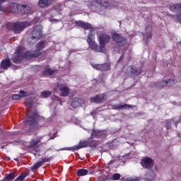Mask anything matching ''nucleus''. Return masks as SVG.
<instances>
[{
	"mask_svg": "<svg viewBox=\"0 0 181 181\" xmlns=\"http://www.w3.org/2000/svg\"><path fill=\"white\" fill-rule=\"evenodd\" d=\"M1 69L6 70L8 67H11V61L9 59H4L1 61Z\"/></svg>",
	"mask_w": 181,
	"mask_h": 181,
	"instance_id": "nucleus-24",
	"label": "nucleus"
},
{
	"mask_svg": "<svg viewBox=\"0 0 181 181\" xmlns=\"http://www.w3.org/2000/svg\"><path fill=\"white\" fill-rule=\"evenodd\" d=\"M106 99H107V95L100 94V95H97L95 97L90 98V103H95L96 104H100V103H103V101H105Z\"/></svg>",
	"mask_w": 181,
	"mask_h": 181,
	"instance_id": "nucleus-15",
	"label": "nucleus"
},
{
	"mask_svg": "<svg viewBox=\"0 0 181 181\" xmlns=\"http://www.w3.org/2000/svg\"><path fill=\"white\" fill-rule=\"evenodd\" d=\"M28 104H29V107H32V104H33L32 102H29Z\"/></svg>",
	"mask_w": 181,
	"mask_h": 181,
	"instance_id": "nucleus-48",
	"label": "nucleus"
},
{
	"mask_svg": "<svg viewBox=\"0 0 181 181\" xmlns=\"http://www.w3.org/2000/svg\"><path fill=\"white\" fill-rule=\"evenodd\" d=\"M28 93L25 92V90H21L19 94H13L12 95L13 100H21V98H23V97H27Z\"/></svg>",
	"mask_w": 181,
	"mask_h": 181,
	"instance_id": "nucleus-19",
	"label": "nucleus"
},
{
	"mask_svg": "<svg viewBox=\"0 0 181 181\" xmlns=\"http://www.w3.org/2000/svg\"><path fill=\"white\" fill-rule=\"evenodd\" d=\"M11 134H12V135H14V134H15V133H11Z\"/></svg>",
	"mask_w": 181,
	"mask_h": 181,
	"instance_id": "nucleus-51",
	"label": "nucleus"
},
{
	"mask_svg": "<svg viewBox=\"0 0 181 181\" xmlns=\"http://www.w3.org/2000/svg\"><path fill=\"white\" fill-rule=\"evenodd\" d=\"M129 108H132L131 105H116L113 106V110H129Z\"/></svg>",
	"mask_w": 181,
	"mask_h": 181,
	"instance_id": "nucleus-21",
	"label": "nucleus"
},
{
	"mask_svg": "<svg viewBox=\"0 0 181 181\" xmlns=\"http://www.w3.org/2000/svg\"><path fill=\"white\" fill-rule=\"evenodd\" d=\"M88 6L93 12L98 13L101 12V11L105 8H108L109 9H111L113 6L117 8L115 1L112 0H94L93 4L92 6L88 4Z\"/></svg>",
	"mask_w": 181,
	"mask_h": 181,
	"instance_id": "nucleus-2",
	"label": "nucleus"
},
{
	"mask_svg": "<svg viewBox=\"0 0 181 181\" xmlns=\"http://www.w3.org/2000/svg\"><path fill=\"white\" fill-rule=\"evenodd\" d=\"M56 134H57V133H54V135H56Z\"/></svg>",
	"mask_w": 181,
	"mask_h": 181,
	"instance_id": "nucleus-54",
	"label": "nucleus"
},
{
	"mask_svg": "<svg viewBox=\"0 0 181 181\" xmlns=\"http://www.w3.org/2000/svg\"><path fill=\"white\" fill-rule=\"evenodd\" d=\"M112 39L114 40V42L117 43L119 49H125V46L127 45V40L124 38V37L117 33H114L112 35Z\"/></svg>",
	"mask_w": 181,
	"mask_h": 181,
	"instance_id": "nucleus-6",
	"label": "nucleus"
},
{
	"mask_svg": "<svg viewBox=\"0 0 181 181\" xmlns=\"http://www.w3.org/2000/svg\"><path fill=\"white\" fill-rule=\"evenodd\" d=\"M83 104H84V100L80 98H75L72 100L71 107H73V108H77V107H80V105Z\"/></svg>",
	"mask_w": 181,
	"mask_h": 181,
	"instance_id": "nucleus-18",
	"label": "nucleus"
},
{
	"mask_svg": "<svg viewBox=\"0 0 181 181\" xmlns=\"http://www.w3.org/2000/svg\"><path fill=\"white\" fill-rule=\"evenodd\" d=\"M55 71H56L49 68V66H46L42 71V76H52V74H54Z\"/></svg>",
	"mask_w": 181,
	"mask_h": 181,
	"instance_id": "nucleus-25",
	"label": "nucleus"
},
{
	"mask_svg": "<svg viewBox=\"0 0 181 181\" xmlns=\"http://www.w3.org/2000/svg\"><path fill=\"white\" fill-rule=\"evenodd\" d=\"M43 165V161L42 160L40 161L37 162L33 167V170H36V169H38V168H40Z\"/></svg>",
	"mask_w": 181,
	"mask_h": 181,
	"instance_id": "nucleus-30",
	"label": "nucleus"
},
{
	"mask_svg": "<svg viewBox=\"0 0 181 181\" xmlns=\"http://www.w3.org/2000/svg\"><path fill=\"white\" fill-rule=\"evenodd\" d=\"M54 158V156H52L47 158H42L41 160L42 161V163H46L47 162H50V160H52V159H53Z\"/></svg>",
	"mask_w": 181,
	"mask_h": 181,
	"instance_id": "nucleus-33",
	"label": "nucleus"
},
{
	"mask_svg": "<svg viewBox=\"0 0 181 181\" xmlns=\"http://www.w3.org/2000/svg\"><path fill=\"white\" fill-rule=\"evenodd\" d=\"M141 164L145 169H151L153 166V160L149 157H146L141 160Z\"/></svg>",
	"mask_w": 181,
	"mask_h": 181,
	"instance_id": "nucleus-13",
	"label": "nucleus"
},
{
	"mask_svg": "<svg viewBox=\"0 0 181 181\" xmlns=\"http://www.w3.org/2000/svg\"><path fill=\"white\" fill-rule=\"evenodd\" d=\"M54 98V100L55 101H58V103H59L60 105H62V100H60V98L55 96Z\"/></svg>",
	"mask_w": 181,
	"mask_h": 181,
	"instance_id": "nucleus-40",
	"label": "nucleus"
},
{
	"mask_svg": "<svg viewBox=\"0 0 181 181\" xmlns=\"http://www.w3.org/2000/svg\"><path fill=\"white\" fill-rule=\"evenodd\" d=\"M75 25L79 28H83L85 30H91L93 29L91 24L83 22L82 21H75Z\"/></svg>",
	"mask_w": 181,
	"mask_h": 181,
	"instance_id": "nucleus-17",
	"label": "nucleus"
},
{
	"mask_svg": "<svg viewBox=\"0 0 181 181\" xmlns=\"http://www.w3.org/2000/svg\"><path fill=\"white\" fill-rule=\"evenodd\" d=\"M13 30L14 32H19V30H23L25 28L29 26V23L22 22V23H14L11 25Z\"/></svg>",
	"mask_w": 181,
	"mask_h": 181,
	"instance_id": "nucleus-9",
	"label": "nucleus"
},
{
	"mask_svg": "<svg viewBox=\"0 0 181 181\" xmlns=\"http://www.w3.org/2000/svg\"><path fill=\"white\" fill-rule=\"evenodd\" d=\"M40 116L36 112H33L31 115L27 117L24 122L25 125H29L31 131L37 129V122H39Z\"/></svg>",
	"mask_w": 181,
	"mask_h": 181,
	"instance_id": "nucleus-4",
	"label": "nucleus"
},
{
	"mask_svg": "<svg viewBox=\"0 0 181 181\" xmlns=\"http://www.w3.org/2000/svg\"><path fill=\"white\" fill-rule=\"evenodd\" d=\"M45 46H46V41L39 42L36 45L37 51H34L33 52L31 51L25 52V48H23V47H18L16 50L14 56L12 57V60L13 63L18 64L21 63L22 59H33L39 57V56L42 54L40 50L45 49Z\"/></svg>",
	"mask_w": 181,
	"mask_h": 181,
	"instance_id": "nucleus-1",
	"label": "nucleus"
},
{
	"mask_svg": "<svg viewBox=\"0 0 181 181\" xmlns=\"http://www.w3.org/2000/svg\"><path fill=\"white\" fill-rule=\"evenodd\" d=\"M152 39V33L148 32L146 33V40H151Z\"/></svg>",
	"mask_w": 181,
	"mask_h": 181,
	"instance_id": "nucleus-36",
	"label": "nucleus"
},
{
	"mask_svg": "<svg viewBox=\"0 0 181 181\" xmlns=\"http://www.w3.org/2000/svg\"><path fill=\"white\" fill-rule=\"evenodd\" d=\"M91 66L95 70H99V71H105L107 70H110L111 69V66H110L109 64H91Z\"/></svg>",
	"mask_w": 181,
	"mask_h": 181,
	"instance_id": "nucleus-14",
	"label": "nucleus"
},
{
	"mask_svg": "<svg viewBox=\"0 0 181 181\" xmlns=\"http://www.w3.org/2000/svg\"><path fill=\"white\" fill-rule=\"evenodd\" d=\"M90 115L93 116V118H95V114H94V112H91Z\"/></svg>",
	"mask_w": 181,
	"mask_h": 181,
	"instance_id": "nucleus-45",
	"label": "nucleus"
},
{
	"mask_svg": "<svg viewBox=\"0 0 181 181\" xmlns=\"http://www.w3.org/2000/svg\"><path fill=\"white\" fill-rule=\"evenodd\" d=\"M52 95V92L49 90H44L41 92V98H47Z\"/></svg>",
	"mask_w": 181,
	"mask_h": 181,
	"instance_id": "nucleus-29",
	"label": "nucleus"
},
{
	"mask_svg": "<svg viewBox=\"0 0 181 181\" xmlns=\"http://www.w3.org/2000/svg\"><path fill=\"white\" fill-rule=\"evenodd\" d=\"M5 1H6V0H0V4H4V2H5Z\"/></svg>",
	"mask_w": 181,
	"mask_h": 181,
	"instance_id": "nucleus-46",
	"label": "nucleus"
},
{
	"mask_svg": "<svg viewBox=\"0 0 181 181\" xmlns=\"http://www.w3.org/2000/svg\"><path fill=\"white\" fill-rule=\"evenodd\" d=\"M63 9V5L62 4H59L58 7H55L56 11H62Z\"/></svg>",
	"mask_w": 181,
	"mask_h": 181,
	"instance_id": "nucleus-39",
	"label": "nucleus"
},
{
	"mask_svg": "<svg viewBox=\"0 0 181 181\" xmlns=\"http://www.w3.org/2000/svg\"><path fill=\"white\" fill-rule=\"evenodd\" d=\"M110 180H111V177H110V175H106L102 179V181H110Z\"/></svg>",
	"mask_w": 181,
	"mask_h": 181,
	"instance_id": "nucleus-37",
	"label": "nucleus"
},
{
	"mask_svg": "<svg viewBox=\"0 0 181 181\" xmlns=\"http://www.w3.org/2000/svg\"><path fill=\"white\" fill-rule=\"evenodd\" d=\"M144 179H145V180H148V181L155 180V173L153 171L151 170L149 173L146 174L144 176Z\"/></svg>",
	"mask_w": 181,
	"mask_h": 181,
	"instance_id": "nucleus-23",
	"label": "nucleus"
},
{
	"mask_svg": "<svg viewBox=\"0 0 181 181\" xmlns=\"http://www.w3.org/2000/svg\"><path fill=\"white\" fill-rule=\"evenodd\" d=\"M38 6L40 8H46V6H49V0H39Z\"/></svg>",
	"mask_w": 181,
	"mask_h": 181,
	"instance_id": "nucleus-26",
	"label": "nucleus"
},
{
	"mask_svg": "<svg viewBox=\"0 0 181 181\" xmlns=\"http://www.w3.org/2000/svg\"><path fill=\"white\" fill-rule=\"evenodd\" d=\"M114 162H115V160H111L108 163L107 165H112L114 163Z\"/></svg>",
	"mask_w": 181,
	"mask_h": 181,
	"instance_id": "nucleus-44",
	"label": "nucleus"
},
{
	"mask_svg": "<svg viewBox=\"0 0 181 181\" xmlns=\"http://www.w3.org/2000/svg\"><path fill=\"white\" fill-rule=\"evenodd\" d=\"M10 159H11V158H8L7 160H9Z\"/></svg>",
	"mask_w": 181,
	"mask_h": 181,
	"instance_id": "nucleus-52",
	"label": "nucleus"
},
{
	"mask_svg": "<svg viewBox=\"0 0 181 181\" xmlns=\"http://www.w3.org/2000/svg\"><path fill=\"white\" fill-rule=\"evenodd\" d=\"M40 141H42V137L33 139L30 141V144L28 146L29 152L33 153L35 158H37V156H40V154L39 153V148H37V144H40Z\"/></svg>",
	"mask_w": 181,
	"mask_h": 181,
	"instance_id": "nucleus-5",
	"label": "nucleus"
},
{
	"mask_svg": "<svg viewBox=\"0 0 181 181\" xmlns=\"http://www.w3.org/2000/svg\"><path fill=\"white\" fill-rule=\"evenodd\" d=\"M16 177V174L15 173H11L10 174H6V178L4 180V181H11L13 180Z\"/></svg>",
	"mask_w": 181,
	"mask_h": 181,
	"instance_id": "nucleus-27",
	"label": "nucleus"
},
{
	"mask_svg": "<svg viewBox=\"0 0 181 181\" xmlns=\"http://www.w3.org/2000/svg\"><path fill=\"white\" fill-rule=\"evenodd\" d=\"M29 100H30L29 98H27L26 101L28 102V101H29Z\"/></svg>",
	"mask_w": 181,
	"mask_h": 181,
	"instance_id": "nucleus-50",
	"label": "nucleus"
},
{
	"mask_svg": "<svg viewBox=\"0 0 181 181\" xmlns=\"http://www.w3.org/2000/svg\"><path fill=\"white\" fill-rule=\"evenodd\" d=\"M175 83H177V81L174 79H169L167 81H161L158 82H155L153 84L155 87L159 88V87H165L169 84V86H173V84H175Z\"/></svg>",
	"mask_w": 181,
	"mask_h": 181,
	"instance_id": "nucleus-11",
	"label": "nucleus"
},
{
	"mask_svg": "<svg viewBox=\"0 0 181 181\" xmlns=\"http://www.w3.org/2000/svg\"><path fill=\"white\" fill-rule=\"evenodd\" d=\"M21 6L23 8V13L25 15L33 13V9L32 8V6L22 5Z\"/></svg>",
	"mask_w": 181,
	"mask_h": 181,
	"instance_id": "nucleus-20",
	"label": "nucleus"
},
{
	"mask_svg": "<svg viewBox=\"0 0 181 181\" xmlns=\"http://www.w3.org/2000/svg\"><path fill=\"white\" fill-rule=\"evenodd\" d=\"M74 4H76V3H74V1H67V4H68V5H74Z\"/></svg>",
	"mask_w": 181,
	"mask_h": 181,
	"instance_id": "nucleus-42",
	"label": "nucleus"
},
{
	"mask_svg": "<svg viewBox=\"0 0 181 181\" xmlns=\"http://www.w3.org/2000/svg\"><path fill=\"white\" fill-rule=\"evenodd\" d=\"M165 127L167 129H170V121L169 120L166 121Z\"/></svg>",
	"mask_w": 181,
	"mask_h": 181,
	"instance_id": "nucleus-38",
	"label": "nucleus"
},
{
	"mask_svg": "<svg viewBox=\"0 0 181 181\" xmlns=\"http://www.w3.org/2000/svg\"><path fill=\"white\" fill-rule=\"evenodd\" d=\"M42 30L43 28L42 27V25H37L33 30L31 37L32 40H34V42H37V40H39V39L42 37Z\"/></svg>",
	"mask_w": 181,
	"mask_h": 181,
	"instance_id": "nucleus-7",
	"label": "nucleus"
},
{
	"mask_svg": "<svg viewBox=\"0 0 181 181\" xmlns=\"http://www.w3.org/2000/svg\"><path fill=\"white\" fill-rule=\"evenodd\" d=\"M49 22H52V23H57V22H60V20L50 18H49Z\"/></svg>",
	"mask_w": 181,
	"mask_h": 181,
	"instance_id": "nucleus-35",
	"label": "nucleus"
},
{
	"mask_svg": "<svg viewBox=\"0 0 181 181\" xmlns=\"http://www.w3.org/2000/svg\"><path fill=\"white\" fill-rule=\"evenodd\" d=\"M175 127H177V122H175Z\"/></svg>",
	"mask_w": 181,
	"mask_h": 181,
	"instance_id": "nucleus-49",
	"label": "nucleus"
},
{
	"mask_svg": "<svg viewBox=\"0 0 181 181\" xmlns=\"http://www.w3.org/2000/svg\"><path fill=\"white\" fill-rule=\"evenodd\" d=\"M95 33L94 30H91L88 35L87 43L89 45V47L95 52L96 53H105V47H104L101 44L98 46L95 42H94V36Z\"/></svg>",
	"mask_w": 181,
	"mask_h": 181,
	"instance_id": "nucleus-3",
	"label": "nucleus"
},
{
	"mask_svg": "<svg viewBox=\"0 0 181 181\" xmlns=\"http://www.w3.org/2000/svg\"><path fill=\"white\" fill-rule=\"evenodd\" d=\"M141 178L139 177H128L127 178V181H139Z\"/></svg>",
	"mask_w": 181,
	"mask_h": 181,
	"instance_id": "nucleus-34",
	"label": "nucleus"
},
{
	"mask_svg": "<svg viewBox=\"0 0 181 181\" xmlns=\"http://www.w3.org/2000/svg\"><path fill=\"white\" fill-rule=\"evenodd\" d=\"M14 160H18V158H15Z\"/></svg>",
	"mask_w": 181,
	"mask_h": 181,
	"instance_id": "nucleus-53",
	"label": "nucleus"
},
{
	"mask_svg": "<svg viewBox=\"0 0 181 181\" xmlns=\"http://www.w3.org/2000/svg\"><path fill=\"white\" fill-rule=\"evenodd\" d=\"M54 138H56V136H51L49 139H47V141H49V139H53Z\"/></svg>",
	"mask_w": 181,
	"mask_h": 181,
	"instance_id": "nucleus-47",
	"label": "nucleus"
},
{
	"mask_svg": "<svg viewBox=\"0 0 181 181\" xmlns=\"http://www.w3.org/2000/svg\"><path fill=\"white\" fill-rule=\"evenodd\" d=\"M92 138H105L107 136L106 130H93L91 134Z\"/></svg>",
	"mask_w": 181,
	"mask_h": 181,
	"instance_id": "nucleus-16",
	"label": "nucleus"
},
{
	"mask_svg": "<svg viewBox=\"0 0 181 181\" xmlns=\"http://www.w3.org/2000/svg\"><path fill=\"white\" fill-rule=\"evenodd\" d=\"M119 179H121V175L119 173L113 174L110 177V180H119Z\"/></svg>",
	"mask_w": 181,
	"mask_h": 181,
	"instance_id": "nucleus-31",
	"label": "nucleus"
},
{
	"mask_svg": "<svg viewBox=\"0 0 181 181\" xmlns=\"http://www.w3.org/2000/svg\"><path fill=\"white\" fill-rule=\"evenodd\" d=\"M88 143L87 141H80L78 145L74 146L72 147H65L60 148L59 151H78V149H81L82 148H87Z\"/></svg>",
	"mask_w": 181,
	"mask_h": 181,
	"instance_id": "nucleus-8",
	"label": "nucleus"
},
{
	"mask_svg": "<svg viewBox=\"0 0 181 181\" xmlns=\"http://www.w3.org/2000/svg\"><path fill=\"white\" fill-rule=\"evenodd\" d=\"M170 11H171V12H175V13H177V12H181L180 4L171 5L170 6Z\"/></svg>",
	"mask_w": 181,
	"mask_h": 181,
	"instance_id": "nucleus-22",
	"label": "nucleus"
},
{
	"mask_svg": "<svg viewBox=\"0 0 181 181\" xmlns=\"http://www.w3.org/2000/svg\"><path fill=\"white\" fill-rule=\"evenodd\" d=\"M99 43L104 47H105V45L107 43H110V40H111V36L106 34H101L98 35Z\"/></svg>",
	"mask_w": 181,
	"mask_h": 181,
	"instance_id": "nucleus-12",
	"label": "nucleus"
},
{
	"mask_svg": "<svg viewBox=\"0 0 181 181\" xmlns=\"http://www.w3.org/2000/svg\"><path fill=\"white\" fill-rule=\"evenodd\" d=\"M122 59H124V54H122L119 57V59L117 61V63H119V62H121V60H122Z\"/></svg>",
	"mask_w": 181,
	"mask_h": 181,
	"instance_id": "nucleus-43",
	"label": "nucleus"
},
{
	"mask_svg": "<svg viewBox=\"0 0 181 181\" xmlns=\"http://www.w3.org/2000/svg\"><path fill=\"white\" fill-rule=\"evenodd\" d=\"M132 73L133 74H136V76H139L140 74H142V69H134L132 68Z\"/></svg>",
	"mask_w": 181,
	"mask_h": 181,
	"instance_id": "nucleus-32",
	"label": "nucleus"
},
{
	"mask_svg": "<svg viewBox=\"0 0 181 181\" xmlns=\"http://www.w3.org/2000/svg\"><path fill=\"white\" fill-rule=\"evenodd\" d=\"M57 89L61 91L62 97H67V95H69L70 93V90L69 89V88H67V86L62 85L60 83H58L57 88L54 89V92H56Z\"/></svg>",
	"mask_w": 181,
	"mask_h": 181,
	"instance_id": "nucleus-10",
	"label": "nucleus"
},
{
	"mask_svg": "<svg viewBox=\"0 0 181 181\" xmlns=\"http://www.w3.org/2000/svg\"><path fill=\"white\" fill-rule=\"evenodd\" d=\"M177 22H180V23H181V13H178L177 15Z\"/></svg>",
	"mask_w": 181,
	"mask_h": 181,
	"instance_id": "nucleus-41",
	"label": "nucleus"
},
{
	"mask_svg": "<svg viewBox=\"0 0 181 181\" xmlns=\"http://www.w3.org/2000/svg\"><path fill=\"white\" fill-rule=\"evenodd\" d=\"M76 174L78 176H86V175H88V171L86 169H79L77 170Z\"/></svg>",
	"mask_w": 181,
	"mask_h": 181,
	"instance_id": "nucleus-28",
	"label": "nucleus"
}]
</instances>
